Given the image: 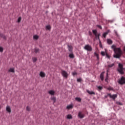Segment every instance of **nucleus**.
Returning <instances> with one entry per match:
<instances>
[{"instance_id": "nucleus-23", "label": "nucleus", "mask_w": 125, "mask_h": 125, "mask_svg": "<svg viewBox=\"0 0 125 125\" xmlns=\"http://www.w3.org/2000/svg\"><path fill=\"white\" fill-rule=\"evenodd\" d=\"M8 72H11V73H14V68H11L9 69Z\"/></svg>"}, {"instance_id": "nucleus-26", "label": "nucleus", "mask_w": 125, "mask_h": 125, "mask_svg": "<svg viewBox=\"0 0 125 125\" xmlns=\"http://www.w3.org/2000/svg\"><path fill=\"white\" fill-rule=\"evenodd\" d=\"M115 66V63H112L111 64H109L108 65V68H112V67H114Z\"/></svg>"}, {"instance_id": "nucleus-1", "label": "nucleus", "mask_w": 125, "mask_h": 125, "mask_svg": "<svg viewBox=\"0 0 125 125\" xmlns=\"http://www.w3.org/2000/svg\"><path fill=\"white\" fill-rule=\"evenodd\" d=\"M111 48L113 49L115 54L113 57L118 59L121 58V57L123 55V51H122L121 48H116L115 45L113 44L111 46Z\"/></svg>"}, {"instance_id": "nucleus-11", "label": "nucleus", "mask_w": 125, "mask_h": 125, "mask_svg": "<svg viewBox=\"0 0 125 125\" xmlns=\"http://www.w3.org/2000/svg\"><path fill=\"white\" fill-rule=\"evenodd\" d=\"M106 42H107V44L111 45L113 43V41H112L110 39H106Z\"/></svg>"}, {"instance_id": "nucleus-43", "label": "nucleus", "mask_w": 125, "mask_h": 125, "mask_svg": "<svg viewBox=\"0 0 125 125\" xmlns=\"http://www.w3.org/2000/svg\"><path fill=\"white\" fill-rule=\"evenodd\" d=\"M109 90H113V88L112 87H109L108 88Z\"/></svg>"}, {"instance_id": "nucleus-5", "label": "nucleus", "mask_w": 125, "mask_h": 125, "mask_svg": "<svg viewBox=\"0 0 125 125\" xmlns=\"http://www.w3.org/2000/svg\"><path fill=\"white\" fill-rule=\"evenodd\" d=\"M84 49L87 51H92V47L89 44H86L84 46Z\"/></svg>"}, {"instance_id": "nucleus-19", "label": "nucleus", "mask_w": 125, "mask_h": 125, "mask_svg": "<svg viewBox=\"0 0 125 125\" xmlns=\"http://www.w3.org/2000/svg\"><path fill=\"white\" fill-rule=\"evenodd\" d=\"M66 109H68V110L70 109H73V105L69 104L66 106Z\"/></svg>"}, {"instance_id": "nucleus-47", "label": "nucleus", "mask_w": 125, "mask_h": 125, "mask_svg": "<svg viewBox=\"0 0 125 125\" xmlns=\"http://www.w3.org/2000/svg\"><path fill=\"white\" fill-rule=\"evenodd\" d=\"M90 35H91V33H90Z\"/></svg>"}, {"instance_id": "nucleus-33", "label": "nucleus", "mask_w": 125, "mask_h": 125, "mask_svg": "<svg viewBox=\"0 0 125 125\" xmlns=\"http://www.w3.org/2000/svg\"><path fill=\"white\" fill-rule=\"evenodd\" d=\"M0 36L1 38H3V39H4V40L6 39V37H5V36L3 35V34H1Z\"/></svg>"}, {"instance_id": "nucleus-20", "label": "nucleus", "mask_w": 125, "mask_h": 125, "mask_svg": "<svg viewBox=\"0 0 125 125\" xmlns=\"http://www.w3.org/2000/svg\"><path fill=\"white\" fill-rule=\"evenodd\" d=\"M39 36H38L37 35H35L33 36V39L35 40L36 41H37V40H39Z\"/></svg>"}, {"instance_id": "nucleus-41", "label": "nucleus", "mask_w": 125, "mask_h": 125, "mask_svg": "<svg viewBox=\"0 0 125 125\" xmlns=\"http://www.w3.org/2000/svg\"><path fill=\"white\" fill-rule=\"evenodd\" d=\"M97 26L99 28V29H101L102 30V26H101V25H97Z\"/></svg>"}, {"instance_id": "nucleus-28", "label": "nucleus", "mask_w": 125, "mask_h": 125, "mask_svg": "<svg viewBox=\"0 0 125 125\" xmlns=\"http://www.w3.org/2000/svg\"><path fill=\"white\" fill-rule=\"evenodd\" d=\"M46 30H50L51 29V27H50V25H47L46 26Z\"/></svg>"}, {"instance_id": "nucleus-2", "label": "nucleus", "mask_w": 125, "mask_h": 125, "mask_svg": "<svg viewBox=\"0 0 125 125\" xmlns=\"http://www.w3.org/2000/svg\"><path fill=\"white\" fill-rule=\"evenodd\" d=\"M122 63H119L118 68L117 69L118 72L121 74V75H124V67Z\"/></svg>"}, {"instance_id": "nucleus-16", "label": "nucleus", "mask_w": 125, "mask_h": 125, "mask_svg": "<svg viewBox=\"0 0 125 125\" xmlns=\"http://www.w3.org/2000/svg\"><path fill=\"white\" fill-rule=\"evenodd\" d=\"M100 79L101 81H104V72H102L100 75Z\"/></svg>"}, {"instance_id": "nucleus-39", "label": "nucleus", "mask_w": 125, "mask_h": 125, "mask_svg": "<svg viewBox=\"0 0 125 125\" xmlns=\"http://www.w3.org/2000/svg\"><path fill=\"white\" fill-rule=\"evenodd\" d=\"M77 82L81 83V82H82V78L77 79Z\"/></svg>"}, {"instance_id": "nucleus-46", "label": "nucleus", "mask_w": 125, "mask_h": 125, "mask_svg": "<svg viewBox=\"0 0 125 125\" xmlns=\"http://www.w3.org/2000/svg\"><path fill=\"white\" fill-rule=\"evenodd\" d=\"M109 22H113V21H109Z\"/></svg>"}, {"instance_id": "nucleus-9", "label": "nucleus", "mask_w": 125, "mask_h": 125, "mask_svg": "<svg viewBox=\"0 0 125 125\" xmlns=\"http://www.w3.org/2000/svg\"><path fill=\"white\" fill-rule=\"evenodd\" d=\"M108 95L110 97V98H112V99H116V97H117V94H114V95H111V94H108Z\"/></svg>"}, {"instance_id": "nucleus-10", "label": "nucleus", "mask_w": 125, "mask_h": 125, "mask_svg": "<svg viewBox=\"0 0 125 125\" xmlns=\"http://www.w3.org/2000/svg\"><path fill=\"white\" fill-rule=\"evenodd\" d=\"M86 92H87V93L90 94V95H95V92H94V91H90V90H89L88 89L86 90Z\"/></svg>"}, {"instance_id": "nucleus-3", "label": "nucleus", "mask_w": 125, "mask_h": 125, "mask_svg": "<svg viewBox=\"0 0 125 125\" xmlns=\"http://www.w3.org/2000/svg\"><path fill=\"white\" fill-rule=\"evenodd\" d=\"M93 34L95 36L96 38L98 39V41H100V33L97 34V30H92Z\"/></svg>"}, {"instance_id": "nucleus-18", "label": "nucleus", "mask_w": 125, "mask_h": 125, "mask_svg": "<svg viewBox=\"0 0 125 125\" xmlns=\"http://www.w3.org/2000/svg\"><path fill=\"white\" fill-rule=\"evenodd\" d=\"M66 119H68V120H71V119H73V116H72V115L68 114L67 115Z\"/></svg>"}, {"instance_id": "nucleus-36", "label": "nucleus", "mask_w": 125, "mask_h": 125, "mask_svg": "<svg viewBox=\"0 0 125 125\" xmlns=\"http://www.w3.org/2000/svg\"><path fill=\"white\" fill-rule=\"evenodd\" d=\"M3 52V48L2 47H0V52Z\"/></svg>"}, {"instance_id": "nucleus-44", "label": "nucleus", "mask_w": 125, "mask_h": 125, "mask_svg": "<svg viewBox=\"0 0 125 125\" xmlns=\"http://www.w3.org/2000/svg\"><path fill=\"white\" fill-rule=\"evenodd\" d=\"M118 104H119V105H123V104H122L121 102H118Z\"/></svg>"}, {"instance_id": "nucleus-38", "label": "nucleus", "mask_w": 125, "mask_h": 125, "mask_svg": "<svg viewBox=\"0 0 125 125\" xmlns=\"http://www.w3.org/2000/svg\"><path fill=\"white\" fill-rule=\"evenodd\" d=\"M114 33H115L116 36H117V37H119V34H118V32H117V31L114 30Z\"/></svg>"}, {"instance_id": "nucleus-35", "label": "nucleus", "mask_w": 125, "mask_h": 125, "mask_svg": "<svg viewBox=\"0 0 125 125\" xmlns=\"http://www.w3.org/2000/svg\"><path fill=\"white\" fill-rule=\"evenodd\" d=\"M99 45H100V47L102 48V43H101V41H99Z\"/></svg>"}, {"instance_id": "nucleus-25", "label": "nucleus", "mask_w": 125, "mask_h": 125, "mask_svg": "<svg viewBox=\"0 0 125 125\" xmlns=\"http://www.w3.org/2000/svg\"><path fill=\"white\" fill-rule=\"evenodd\" d=\"M39 51H40V49H39V48H35L34 52H35V53H39Z\"/></svg>"}, {"instance_id": "nucleus-15", "label": "nucleus", "mask_w": 125, "mask_h": 125, "mask_svg": "<svg viewBox=\"0 0 125 125\" xmlns=\"http://www.w3.org/2000/svg\"><path fill=\"white\" fill-rule=\"evenodd\" d=\"M6 111L8 112V113H11V108H10V106H7L6 108Z\"/></svg>"}, {"instance_id": "nucleus-31", "label": "nucleus", "mask_w": 125, "mask_h": 125, "mask_svg": "<svg viewBox=\"0 0 125 125\" xmlns=\"http://www.w3.org/2000/svg\"><path fill=\"white\" fill-rule=\"evenodd\" d=\"M32 60L34 62H36L37 60V58H36V57L33 58Z\"/></svg>"}, {"instance_id": "nucleus-17", "label": "nucleus", "mask_w": 125, "mask_h": 125, "mask_svg": "<svg viewBox=\"0 0 125 125\" xmlns=\"http://www.w3.org/2000/svg\"><path fill=\"white\" fill-rule=\"evenodd\" d=\"M40 76L42 77V78H44L45 77V74L44 73V72L41 71L40 72Z\"/></svg>"}, {"instance_id": "nucleus-21", "label": "nucleus", "mask_w": 125, "mask_h": 125, "mask_svg": "<svg viewBox=\"0 0 125 125\" xmlns=\"http://www.w3.org/2000/svg\"><path fill=\"white\" fill-rule=\"evenodd\" d=\"M51 100H52L53 101L54 103H55L56 102V98L55 97H52L51 98Z\"/></svg>"}, {"instance_id": "nucleus-32", "label": "nucleus", "mask_w": 125, "mask_h": 125, "mask_svg": "<svg viewBox=\"0 0 125 125\" xmlns=\"http://www.w3.org/2000/svg\"><path fill=\"white\" fill-rule=\"evenodd\" d=\"M30 110H31V108L29 106L26 107V111L30 112Z\"/></svg>"}, {"instance_id": "nucleus-40", "label": "nucleus", "mask_w": 125, "mask_h": 125, "mask_svg": "<svg viewBox=\"0 0 125 125\" xmlns=\"http://www.w3.org/2000/svg\"><path fill=\"white\" fill-rule=\"evenodd\" d=\"M106 57H107V58H108V59H110V56H109L107 53L106 54Z\"/></svg>"}, {"instance_id": "nucleus-30", "label": "nucleus", "mask_w": 125, "mask_h": 125, "mask_svg": "<svg viewBox=\"0 0 125 125\" xmlns=\"http://www.w3.org/2000/svg\"><path fill=\"white\" fill-rule=\"evenodd\" d=\"M101 55L103 56H105V55H106V52H105L104 51H102V52H101Z\"/></svg>"}, {"instance_id": "nucleus-45", "label": "nucleus", "mask_w": 125, "mask_h": 125, "mask_svg": "<svg viewBox=\"0 0 125 125\" xmlns=\"http://www.w3.org/2000/svg\"><path fill=\"white\" fill-rule=\"evenodd\" d=\"M123 50L125 52V46L123 47Z\"/></svg>"}, {"instance_id": "nucleus-34", "label": "nucleus", "mask_w": 125, "mask_h": 125, "mask_svg": "<svg viewBox=\"0 0 125 125\" xmlns=\"http://www.w3.org/2000/svg\"><path fill=\"white\" fill-rule=\"evenodd\" d=\"M105 82L108 83V73L106 74V78L105 79Z\"/></svg>"}, {"instance_id": "nucleus-14", "label": "nucleus", "mask_w": 125, "mask_h": 125, "mask_svg": "<svg viewBox=\"0 0 125 125\" xmlns=\"http://www.w3.org/2000/svg\"><path fill=\"white\" fill-rule=\"evenodd\" d=\"M75 99L76 101L79 102V103H81V102H82V98L80 97H76Z\"/></svg>"}, {"instance_id": "nucleus-42", "label": "nucleus", "mask_w": 125, "mask_h": 125, "mask_svg": "<svg viewBox=\"0 0 125 125\" xmlns=\"http://www.w3.org/2000/svg\"><path fill=\"white\" fill-rule=\"evenodd\" d=\"M76 74H77V73H76V72H73V73H72L73 76H75V75H76Z\"/></svg>"}, {"instance_id": "nucleus-13", "label": "nucleus", "mask_w": 125, "mask_h": 125, "mask_svg": "<svg viewBox=\"0 0 125 125\" xmlns=\"http://www.w3.org/2000/svg\"><path fill=\"white\" fill-rule=\"evenodd\" d=\"M68 49L70 52H72L73 51V47L71 45H67Z\"/></svg>"}, {"instance_id": "nucleus-27", "label": "nucleus", "mask_w": 125, "mask_h": 125, "mask_svg": "<svg viewBox=\"0 0 125 125\" xmlns=\"http://www.w3.org/2000/svg\"><path fill=\"white\" fill-rule=\"evenodd\" d=\"M21 19H22V18H21V17H20L18 18V23H20V22H21Z\"/></svg>"}, {"instance_id": "nucleus-8", "label": "nucleus", "mask_w": 125, "mask_h": 125, "mask_svg": "<svg viewBox=\"0 0 125 125\" xmlns=\"http://www.w3.org/2000/svg\"><path fill=\"white\" fill-rule=\"evenodd\" d=\"M78 117L80 118V119H83L84 118V115H83L82 113V111H79L78 113Z\"/></svg>"}, {"instance_id": "nucleus-37", "label": "nucleus", "mask_w": 125, "mask_h": 125, "mask_svg": "<svg viewBox=\"0 0 125 125\" xmlns=\"http://www.w3.org/2000/svg\"><path fill=\"white\" fill-rule=\"evenodd\" d=\"M95 54L97 59L99 60V55L98 54H96L95 53Z\"/></svg>"}, {"instance_id": "nucleus-22", "label": "nucleus", "mask_w": 125, "mask_h": 125, "mask_svg": "<svg viewBox=\"0 0 125 125\" xmlns=\"http://www.w3.org/2000/svg\"><path fill=\"white\" fill-rule=\"evenodd\" d=\"M69 57L70 58H75V56L74 55V54L71 53L69 55Z\"/></svg>"}, {"instance_id": "nucleus-7", "label": "nucleus", "mask_w": 125, "mask_h": 125, "mask_svg": "<svg viewBox=\"0 0 125 125\" xmlns=\"http://www.w3.org/2000/svg\"><path fill=\"white\" fill-rule=\"evenodd\" d=\"M111 31L110 30H107L106 31H105L104 33H103V37L104 38H106V36H107V35H108V34H109V33H110Z\"/></svg>"}, {"instance_id": "nucleus-12", "label": "nucleus", "mask_w": 125, "mask_h": 125, "mask_svg": "<svg viewBox=\"0 0 125 125\" xmlns=\"http://www.w3.org/2000/svg\"><path fill=\"white\" fill-rule=\"evenodd\" d=\"M48 92L50 95H54L55 94V91L53 90H50Z\"/></svg>"}, {"instance_id": "nucleus-4", "label": "nucleus", "mask_w": 125, "mask_h": 125, "mask_svg": "<svg viewBox=\"0 0 125 125\" xmlns=\"http://www.w3.org/2000/svg\"><path fill=\"white\" fill-rule=\"evenodd\" d=\"M118 83H119V84H125V78L123 76H122L121 79H120L119 80H118Z\"/></svg>"}, {"instance_id": "nucleus-24", "label": "nucleus", "mask_w": 125, "mask_h": 125, "mask_svg": "<svg viewBox=\"0 0 125 125\" xmlns=\"http://www.w3.org/2000/svg\"><path fill=\"white\" fill-rule=\"evenodd\" d=\"M119 1L120 0H111V1L113 2V3H117L119 2Z\"/></svg>"}, {"instance_id": "nucleus-6", "label": "nucleus", "mask_w": 125, "mask_h": 125, "mask_svg": "<svg viewBox=\"0 0 125 125\" xmlns=\"http://www.w3.org/2000/svg\"><path fill=\"white\" fill-rule=\"evenodd\" d=\"M62 77H63V78H65V79H67V78H68V76H69V74H68V72L65 70L62 71Z\"/></svg>"}, {"instance_id": "nucleus-29", "label": "nucleus", "mask_w": 125, "mask_h": 125, "mask_svg": "<svg viewBox=\"0 0 125 125\" xmlns=\"http://www.w3.org/2000/svg\"><path fill=\"white\" fill-rule=\"evenodd\" d=\"M97 88H98V89H99V90H102V89H103V87L101 86H98Z\"/></svg>"}]
</instances>
